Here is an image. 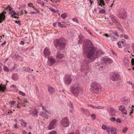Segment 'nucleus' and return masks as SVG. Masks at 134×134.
<instances>
[{"label":"nucleus","instance_id":"nucleus-1","mask_svg":"<svg viewBox=\"0 0 134 134\" xmlns=\"http://www.w3.org/2000/svg\"><path fill=\"white\" fill-rule=\"evenodd\" d=\"M82 50L83 55L91 62L93 61L98 56L101 54L100 51H98L95 53L94 48L89 40H86L84 41Z\"/></svg>","mask_w":134,"mask_h":134},{"label":"nucleus","instance_id":"nucleus-2","mask_svg":"<svg viewBox=\"0 0 134 134\" xmlns=\"http://www.w3.org/2000/svg\"><path fill=\"white\" fill-rule=\"evenodd\" d=\"M81 90V88L80 87L78 83L72 85L70 88V91L76 97L78 96Z\"/></svg>","mask_w":134,"mask_h":134},{"label":"nucleus","instance_id":"nucleus-3","mask_svg":"<svg viewBox=\"0 0 134 134\" xmlns=\"http://www.w3.org/2000/svg\"><path fill=\"white\" fill-rule=\"evenodd\" d=\"M101 88L100 84L99 83L94 82L91 83L90 90L93 93L98 94L100 92Z\"/></svg>","mask_w":134,"mask_h":134},{"label":"nucleus","instance_id":"nucleus-4","mask_svg":"<svg viewBox=\"0 0 134 134\" xmlns=\"http://www.w3.org/2000/svg\"><path fill=\"white\" fill-rule=\"evenodd\" d=\"M54 45L58 49L62 50L66 46V44L64 43L62 38L55 39L54 41Z\"/></svg>","mask_w":134,"mask_h":134},{"label":"nucleus","instance_id":"nucleus-5","mask_svg":"<svg viewBox=\"0 0 134 134\" xmlns=\"http://www.w3.org/2000/svg\"><path fill=\"white\" fill-rule=\"evenodd\" d=\"M127 16V12L124 9H121L120 12L118 14V16L119 18L123 19H125Z\"/></svg>","mask_w":134,"mask_h":134},{"label":"nucleus","instance_id":"nucleus-6","mask_svg":"<svg viewBox=\"0 0 134 134\" xmlns=\"http://www.w3.org/2000/svg\"><path fill=\"white\" fill-rule=\"evenodd\" d=\"M60 124L63 126L64 127H67L69 125V120L67 118L65 117L61 120Z\"/></svg>","mask_w":134,"mask_h":134},{"label":"nucleus","instance_id":"nucleus-7","mask_svg":"<svg viewBox=\"0 0 134 134\" xmlns=\"http://www.w3.org/2000/svg\"><path fill=\"white\" fill-rule=\"evenodd\" d=\"M110 79L113 81H115L117 80L120 78V75L119 74L115 72H113L111 73L110 75Z\"/></svg>","mask_w":134,"mask_h":134},{"label":"nucleus","instance_id":"nucleus-8","mask_svg":"<svg viewBox=\"0 0 134 134\" xmlns=\"http://www.w3.org/2000/svg\"><path fill=\"white\" fill-rule=\"evenodd\" d=\"M100 62L106 66V64L107 63H111L113 62V61L111 59L109 58L103 57L101 59Z\"/></svg>","mask_w":134,"mask_h":134},{"label":"nucleus","instance_id":"nucleus-9","mask_svg":"<svg viewBox=\"0 0 134 134\" xmlns=\"http://www.w3.org/2000/svg\"><path fill=\"white\" fill-rule=\"evenodd\" d=\"M95 66L96 69L100 70H103L106 66V65L102 63L101 62H99L96 63Z\"/></svg>","mask_w":134,"mask_h":134},{"label":"nucleus","instance_id":"nucleus-10","mask_svg":"<svg viewBox=\"0 0 134 134\" xmlns=\"http://www.w3.org/2000/svg\"><path fill=\"white\" fill-rule=\"evenodd\" d=\"M57 120L54 119L51 121L48 127V129L49 130H51L54 129L55 126L56 124L57 123Z\"/></svg>","mask_w":134,"mask_h":134},{"label":"nucleus","instance_id":"nucleus-11","mask_svg":"<svg viewBox=\"0 0 134 134\" xmlns=\"http://www.w3.org/2000/svg\"><path fill=\"white\" fill-rule=\"evenodd\" d=\"M48 59L47 62V65L48 66H50L53 64L55 63V60L52 57H48Z\"/></svg>","mask_w":134,"mask_h":134},{"label":"nucleus","instance_id":"nucleus-12","mask_svg":"<svg viewBox=\"0 0 134 134\" xmlns=\"http://www.w3.org/2000/svg\"><path fill=\"white\" fill-rule=\"evenodd\" d=\"M116 129L115 128H111L110 126H108L106 130L107 131V132L109 133V132L111 131L112 134H117V132H114V133H113V132L116 130Z\"/></svg>","mask_w":134,"mask_h":134},{"label":"nucleus","instance_id":"nucleus-13","mask_svg":"<svg viewBox=\"0 0 134 134\" xmlns=\"http://www.w3.org/2000/svg\"><path fill=\"white\" fill-rule=\"evenodd\" d=\"M44 56L46 57L47 56L51 54V51L49 48L47 47H46L43 52Z\"/></svg>","mask_w":134,"mask_h":134},{"label":"nucleus","instance_id":"nucleus-14","mask_svg":"<svg viewBox=\"0 0 134 134\" xmlns=\"http://www.w3.org/2000/svg\"><path fill=\"white\" fill-rule=\"evenodd\" d=\"M110 18L114 23L117 24L118 25H121L120 23L116 20L115 17H114V15H110Z\"/></svg>","mask_w":134,"mask_h":134},{"label":"nucleus","instance_id":"nucleus-15","mask_svg":"<svg viewBox=\"0 0 134 134\" xmlns=\"http://www.w3.org/2000/svg\"><path fill=\"white\" fill-rule=\"evenodd\" d=\"M78 38L79 40L78 41V43L79 44H82L83 41V44H84V41L86 39L84 40V36L82 35H79Z\"/></svg>","mask_w":134,"mask_h":134},{"label":"nucleus","instance_id":"nucleus-16","mask_svg":"<svg viewBox=\"0 0 134 134\" xmlns=\"http://www.w3.org/2000/svg\"><path fill=\"white\" fill-rule=\"evenodd\" d=\"M55 56L58 59H62L64 57V55L63 54L59 52L56 53Z\"/></svg>","mask_w":134,"mask_h":134},{"label":"nucleus","instance_id":"nucleus-17","mask_svg":"<svg viewBox=\"0 0 134 134\" xmlns=\"http://www.w3.org/2000/svg\"><path fill=\"white\" fill-rule=\"evenodd\" d=\"M65 80V84L66 85H68L71 83L72 81V79L69 77L66 76Z\"/></svg>","mask_w":134,"mask_h":134},{"label":"nucleus","instance_id":"nucleus-18","mask_svg":"<svg viewBox=\"0 0 134 134\" xmlns=\"http://www.w3.org/2000/svg\"><path fill=\"white\" fill-rule=\"evenodd\" d=\"M97 4L98 5L103 7L105 5L104 0H97Z\"/></svg>","mask_w":134,"mask_h":134},{"label":"nucleus","instance_id":"nucleus-19","mask_svg":"<svg viewBox=\"0 0 134 134\" xmlns=\"http://www.w3.org/2000/svg\"><path fill=\"white\" fill-rule=\"evenodd\" d=\"M30 113L32 114L35 117L37 116L38 112L35 109L32 110L30 111Z\"/></svg>","mask_w":134,"mask_h":134},{"label":"nucleus","instance_id":"nucleus-20","mask_svg":"<svg viewBox=\"0 0 134 134\" xmlns=\"http://www.w3.org/2000/svg\"><path fill=\"white\" fill-rule=\"evenodd\" d=\"M116 112L115 110L113 108H111L110 109L109 113L111 115H114Z\"/></svg>","mask_w":134,"mask_h":134},{"label":"nucleus","instance_id":"nucleus-21","mask_svg":"<svg viewBox=\"0 0 134 134\" xmlns=\"http://www.w3.org/2000/svg\"><path fill=\"white\" fill-rule=\"evenodd\" d=\"M6 85H4L3 84H1L0 85V91H1L3 92H4V90L6 88Z\"/></svg>","mask_w":134,"mask_h":134},{"label":"nucleus","instance_id":"nucleus-22","mask_svg":"<svg viewBox=\"0 0 134 134\" xmlns=\"http://www.w3.org/2000/svg\"><path fill=\"white\" fill-rule=\"evenodd\" d=\"M48 90L49 92L51 94L53 93L54 91L53 87L51 86H49L48 87Z\"/></svg>","mask_w":134,"mask_h":134},{"label":"nucleus","instance_id":"nucleus-23","mask_svg":"<svg viewBox=\"0 0 134 134\" xmlns=\"http://www.w3.org/2000/svg\"><path fill=\"white\" fill-rule=\"evenodd\" d=\"M82 111L84 114H85L89 116L90 114L89 111L85 109L82 108Z\"/></svg>","mask_w":134,"mask_h":134},{"label":"nucleus","instance_id":"nucleus-24","mask_svg":"<svg viewBox=\"0 0 134 134\" xmlns=\"http://www.w3.org/2000/svg\"><path fill=\"white\" fill-rule=\"evenodd\" d=\"M25 71L26 72L32 73L33 71V69H31L29 67H27L25 69Z\"/></svg>","mask_w":134,"mask_h":134},{"label":"nucleus","instance_id":"nucleus-25","mask_svg":"<svg viewBox=\"0 0 134 134\" xmlns=\"http://www.w3.org/2000/svg\"><path fill=\"white\" fill-rule=\"evenodd\" d=\"M12 79L14 80H16L18 78V75L16 74H14L13 75L12 77Z\"/></svg>","mask_w":134,"mask_h":134},{"label":"nucleus","instance_id":"nucleus-26","mask_svg":"<svg viewBox=\"0 0 134 134\" xmlns=\"http://www.w3.org/2000/svg\"><path fill=\"white\" fill-rule=\"evenodd\" d=\"M40 115L45 118H48V115L45 113L43 112H41L40 113Z\"/></svg>","mask_w":134,"mask_h":134},{"label":"nucleus","instance_id":"nucleus-27","mask_svg":"<svg viewBox=\"0 0 134 134\" xmlns=\"http://www.w3.org/2000/svg\"><path fill=\"white\" fill-rule=\"evenodd\" d=\"M42 107V110H44L47 113L49 114H51V112L50 111H48L47 110L44 108V106L42 105L41 104L40 105Z\"/></svg>","mask_w":134,"mask_h":134},{"label":"nucleus","instance_id":"nucleus-28","mask_svg":"<svg viewBox=\"0 0 134 134\" xmlns=\"http://www.w3.org/2000/svg\"><path fill=\"white\" fill-rule=\"evenodd\" d=\"M27 78L29 80L30 79L31 80H35V77L32 74H31L29 75L27 77Z\"/></svg>","mask_w":134,"mask_h":134},{"label":"nucleus","instance_id":"nucleus-29","mask_svg":"<svg viewBox=\"0 0 134 134\" xmlns=\"http://www.w3.org/2000/svg\"><path fill=\"white\" fill-rule=\"evenodd\" d=\"M61 16L63 19H65L67 16V14L66 13H63L61 15Z\"/></svg>","mask_w":134,"mask_h":134},{"label":"nucleus","instance_id":"nucleus-30","mask_svg":"<svg viewBox=\"0 0 134 134\" xmlns=\"http://www.w3.org/2000/svg\"><path fill=\"white\" fill-rule=\"evenodd\" d=\"M58 25L61 28L66 27H67L66 25L65 24H61L60 22H58Z\"/></svg>","mask_w":134,"mask_h":134},{"label":"nucleus","instance_id":"nucleus-31","mask_svg":"<svg viewBox=\"0 0 134 134\" xmlns=\"http://www.w3.org/2000/svg\"><path fill=\"white\" fill-rule=\"evenodd\" d=\"M21 125L22 126H23L24 127H26L27 125V123L26 122H25L23 120H22L21 121Z\"/></svg>","mask_w":134,"mask_h":134},{"label":"nucleus","instance_id":"nucleus-32","mask_svg":"<svg viewBox=\"0 0 134 134\" xmlns=\"http://www.w3.org/2000/svg\"><path fill=\"white\" fill-rule=\"evenodd\" d=\"M92 108H94L95 109H103V107H100V106H98V107H96L94 106H92Z\"/></svg>","mask_w":134,"mask_h":134},{"label":"nucleus","instance_id":"nucleus-33","mask_svg":"<svg viewBox=\"0 0 134 134\" xmlns=\"http://www.w3.org/2000/svg\"><path fill=\"white\" fill-rule=\"evenodd\" d=\"M125 108L124 106L123 105H121L120 106L119 108V110L120 111H122Z\"/></svg>","mask_w":134,"mask_h":134},{"label":"nucleus","instance_id":"nucleus-34","mask_svg":"<svg viewBox=\"0 0 134 134\" xmlns=\"http://www.w3.org/2000/svg\"><path fill=\"white\" fill-rule=\"evenodd\" d=\"M124 46L126 49H128L130 47V45L129 44H126Z\"/></svg>","mask_w":134,"mask_h":134},{"label":"nucleus","instance_id":"nucleus-35","mask_svg":"<svg viewBox=\"0 0 134 134\" xmlns=\"http://www.w3.org/2000/svg\"><path fill=\"white\" fill-rule=\"evenodd\" d=\"M3 70L5 72H8L9 69L7 67L4 66L3 68Z\"/></svg>","mask_w":134,"mask_h":134},{"label":"nucleus","instance_id":"nucleus-36","mask_svg":"<svg viewBox=\"0 0 134 134\" xmlns=\"http://www.w3.org/2000/svg\"><path fill=\"white\" fill-rule=\"evenodd\" d=\"M11 16L12 17L13 16V15H17V13L14 11H13L11 13Z\"/></svg>","mask_w":134,"mask_h":134},{"label":"nucleus","instance_id":"nucleus-37","mask_svg":"<svg viewBox=\"0 0 134 134\" xmlns=\"http://www.w3.org/2000/svg\"><path fill=\"white\" fill-rule=\"evenodd\" d=\"M111 32L113 34L117 37H119V36L116 32H115V31H111Z\"/></svg>","mask_w":134,"mask_h":134},{"label":"nucleus","instance_id":"nucleus-38","mask_svg":"<svg viewBox=\"0 0 134 134\" xmlns=\"http://www.w3.org/2000/svg\"><path fill=\"white\" fill-rule=\"evenodd\" d=\"M19 94L23 96H25L26 95L25 93L21 91H19Z\"/></svg>","mask_w":134,"mask_h":134},{"label":"nucleus","instance_id":"nucleus-39","mask_svg":"<svg viewBox=\"0 0 134 134\" xmlns=\"http://www.w3.org/2000/svg\"><path fill=\"white\" fill-rule=\"evenodd\" d=\"M120 41H119L117 42V44L118 45V47L119 48H122V46L121 45V43H120Z\"/></svg>","mask_w":134,"mask_h":134},{"label":"nucleus","instance_id":"nucleus-40","mask_svg":"<svg viewBox=\"0 0 134 134\" xmlns=\"http://www.w3.org/2000/svg\"><path fill=\"white\" fill-rule=\"evenodd\" d=\"M123 114L126 115L127 113L126 110L125 109L121 111Z\"/></svg>","mask_w":134,"mask_h":134},{"label":"nucleus","instance_id":"nucleus-41","mask_svg":"<svg viewBox=\"0 0 134 134\" xmlns=\"http://www.w3.org/2000/svg\"><path fill=\"white\" fill-rule=\"evenodd\" d=\"M108 127L104 125H103L102 126V128L104 130H106Z\"/></svg>","mask_w":134,"mask_h":134},{"label":"nucleus","instance_id":"nucleus-42","mask_svg":"<svg viewBox=\"0 0 134 134\" xmlns=\"http://www.w3.org/2000/svg\"><path fill=\"white\" fill-rule=\"evenodd\" d=\"M127 130V127H124L123 128L122 130V132L123 133H125L126 132Z\"/></svg>","mask_w":134,"mask_h":134},{"label":"nucleus","instance_id":"nucleus-43","mask_svg":"<svg viewBox=\"0 0 134 134\" xmlns=\"http://www.w3.org/2000/svg\"><path fill=\"white\" fill-rule=\"evenodd\" d=\"M13 58H15L16 59H18L20 57V56L18 55H15L13 56Z\"/></svg>","mask_w":134,"mask_h":134},{"label":"nucleus","instance_id":"nucleus-44","mask_svg":"<svg viewBox=\"0 0 134 134\" xmlns=\"http://www.w3.org/2000/svg\"><path fill=\"white\" fill-rule=\"evenodd\" d=\"M110 120L112 122H114L116 121V119L114 117H111L110 119Z\"/></svg>","mask_w":134,"mask_h":134},{"label":"nucleus","instance_id":"nucleus-45","mask_svg":"<svg viewBox=\"0 0 134 134\" xmlns=\"http://www.w3.org/2000/svg\"><path fill=\"white\" fill-rule=\"evenodd\" d=\"M6 10H9L10 11L9 13H10V12L12 10V9L9 6H8L6 8Z\"/></svg>","mask_w":134,"mask_h":134},{"label":"nucleus","instance_id":"nucleus-46","mask_svg":"<svg viewBox=\"0 0 134 134\" xmlns=\"http://www.w3.org/2000/svg\"><path fill=\"white\" fill-rule=\"evenodd\" d=\"M111 39L112 41H114L116 40L117 38L114 36H112L111 37Z\"/></svg>","mask_w":134,"mask_h":134},{"label":"nucleus","instance_id":"nucleus-47","mask_svg":"<svg viewBox=\"0 0 134 134\" xmlns=\"http://www.w3.org/2000/svg\"><path fill=\"white\" fill-rule=\"evenodd\" d=\"M92 119L93 120H94L96 118V115L94 114H92L91 115Z\"/></svg>","mask_w":134,"mask_h":134},{"label":"nucleus","instance_id":"nucleus-48","mask_svg":"<svg viewBox=\"0 0 134 134\" xmlns=\"http://www.w3.org/2000/svg\"><path fill=\"white\" fill-rule=\"evenodd\" d=\"M105 12V11L103 9H101L99 11V13H104Z\"/></svg>","mask_w":134,"mask_h":134},{"label":"nucleus","instance_id":"nucleus-49","mask_svg":"<svg viewBox=\"0 0 134 134\" xmlns=\"http://www.w3.org/2000/svg\"><path fill=\"white\" fill-rule=\"evenodd\" d=\"M116 121L117 122L120 123L121 122V121L120 119L119 118H118L116 120Z\"/></svg>","mask_w":134,"mask_h":134},{"label":"nucleus","instance_id":"nucleus-50","mask_svg":"<svg viewBox=\"0 0 134 134\" xmlns=\"http://www.w3.org/2000/svg\"><path fill=\"white\" fill-rule=\"evenodd\" d=\"M69 105L70 107V109H73V107L72 104L71 102H70V104Z\"/></svg>","mask_w":134,"mask_h":134},{"label":"nucleus","instance_id":"nucleus-51","mask_svg":"<svg viewBox=\"0 0 134 134\" xmlns=\"http://www.w3.org/2000/svg\"><path fill=\"white\" fill-rule=\"evenodd\" d=\"M57 133V132L55 131H53L51 132L49 134H56Z\"/></svg>","mask_w":134,"mask_h":134},{"label":"nucleus","instance_id":"nucleus-52","mask_svg":"<svg viewBox=\"0 0 134 134\" xmlns=\"http://www.w3.org/2000/svg\"><path fill=\"white\" fill-rule=\"evenodd\" d=\"M124 37L126 39H127L129 38V36L127 35L124 34Z\"/></svg>","mask_w":134,"mask_h":134},{"label":"nucleus","instance_id":"nucleus-53","mask_svg":"<svg viewBox=\"0 0 134 134\" xmlns=\"http://www.w3.org/2000/svg\"><path fill=\"white\" fill-rule=\"evenodd\" d=\"M2 17V16H0V23H1L3 22V21L4 20H5V19H3Z\"/></svg>","mask_w":134,"mask_h":134},{"label":"nucleus","instance_id":"nucleus-54","mask_svg":"<svg viewBox=\"0 0 134 134\" xmlns=\"http://www.w3.org/2000/svg\"><path fill=\"white\" fill-rule=\"evenodd\" d=\"M127 83L129 84V85H133V84L132 83V82L131 81H127Z\"/></svg>","mask_w":134,"mask_h":134},{"label":"nucleus","instance_id":"nucleus-55","mask_svg":"<svg viewBox=\"0 0 134 134\" xmlns=\"http://www.w3.org/2000/svg\"><path fill=\"white\" fill-rule=\"evenodd\" d=\"M49 9L52 12H54V13H55V10L53 9H52V8H49Z\"/></svg>","mask_w":134,"mask_h":134},{"label":"nucleus","instance_id":"nucleus-56","mask_svg":"<svg viewBox=\"0 0 134 134\" xmlns=\"http://www.w3.org/2000/svg\"><path fill=\"white\" fill-rule=\"evenodd\" d=\"M28 5L30 6V7H33V4L32 3H30L28 4Z\"/></svg>","mask_w":134,"mask_h":134},{"label":"nucleus","instance_id":"nucleus-57","mask_svg":"<svg viewBox=\"0 0 134 134\" xmlns=\"http://www.w3.org/2000/svg\"><path fill=\"white\" fill-rule=\"evenodd\" d=\"M131 62L132 64L133 65H134V59L132 58V59L131 60Z\"/></svg>","mask_w":134,"mask_h":134},{"label":"nucleus","instance_id":"nucleus-58","mask_svg":"<svg viewBox=\"0 0 134 134\" xmlns=\"http://www.w3.org/2000/svg\"><path fill=\"white\" fill-rule=\"evenodd\" d=\"M108 22L109 24L111 25H114V23H113L111 22L110 21H108Z\"/></svg>","mask_w":134,"mask_h":134},{"label":"nucleus","instance_id":"nucleus-59","mask_svg":"<svg viewBox=\"0 0 134 134\" xmlns=\"http://www.w3.org/2000/svg\"><path fill=\"white\" fill-rule=\"evenodd\" d=\"M16 103V102L14 101H12L10 102V103L11 105H13L14 104Z\"/></svg>","mask_w":134,"mask_h":134},{"label":"nucleus","instance_id":"nucleus-60","mask_svg":"<svg viewBox=\"0 0 134 134\" xmlns=\"http://www.w3.org/2000/svg\"><path fill=\"white\" fill-rule=\"evenodd\" d=\"M84 29L85 30H86L87 32H88V33L90 31V30H89L87 29V28L86 27H85L84 28Z\"/></svg>","mask_w":134,"mask_h":134},{"label":"nucleus","instance_id":"nucleus-61","mask_svg":"<svg viewBox=\"0 0 134 134\" xmlns=\"http://www.w3.org/2000/svg\"><path fill=\"white\" fill-rule=\"evenodd\" d=\"M11 87H14V88H15V89L16 88V86L15 85H11Z\"/></svg>","mask_w":134,"mask_h":134},{"label":"nucleus","instance_id":"nucleus-62","mask_svg":"<svg viewBox=\"0 0 134 134\" xmlns=\"http://www.w3.org/2000/svg\"><path fill=\"white\" fill-rule=\"evenodd\" d=\"M72 20H73V21H74L76 22L77 23L78 22V20H77V19H76V18H73L72 19Z\"/></svg>","mask_w":134,"mask_h":134},{"label":"nucleus","instance_id":"nucleus-63","mask_svg":"<svg viewBox=\"0 0 134 134\" xmlns=\"http://www.w3.org/2000/svg\"><path fill=\"white\" fill-rule=\"evenodd\" d=\"M6 41H5L3 42L2 43H1V45H5L6 44Z\"/></svg>","mask_w":134,"mask_h":134},{"label":"nucleus","instance_id":"nucleus-64","mask_svg":"<svg viewBox=\"0 0 134 134\" xmlns=\"http://www.w3.org/2000/svg\"><path fill=\"white\" fill-rule=\"evenodd\" d=\"M24 42L23 41H21L20 42V44H24Z\"/></svg>","mask_w":134,"mask_h":134}]
</instances>
